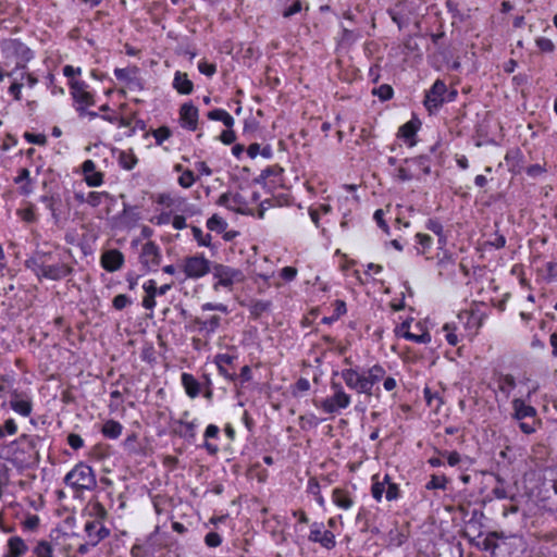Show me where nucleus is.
<instances>
[{
	"mask_svg": "<svg viewBox=\"0 0 557 557\" xmlns=\"http://www.w3.org/2000/svg\"><path fill=\"white\" fill-rule=\"evenodd\" d=\"M418 125L413 121H409L401 125L398 129V136L406 140H411L417 134Z\"/></svg>",
	"mask_w": 557,
	"mask_h": 557,
	"instance_id": "c9c22d12",
	"label": "nucleus"
},
{
	"mask_svg": "<svg viewBox=\"0 0 557 557\" xmlns=\"http://www.w3.org/2000/svg\"><path fill=\"white\" fill-rule=\"evenodd\" d=\"M123 426L120 422L114 420H108L102 426V434L108 437L115 440L122 433Z\"/></svg>",
	"mask_w": 557,
	"mask_h": 557,
	"instance_id": "bb28decb",
	"label": "nucleus"
},
{
	"mask_svg": "<svg viewBox=\"0 0 557 557\" xmlns=\"http://www.w3.org/2000/svg\"><path fill=\"white\" fill-rule=\"evenodd\" d=\"M152 136L154 137L157 145H162L164 140L172 136V132L168 126H161L152 131Z\"/></svg>",
	"mask_w": 557,
	"mask_h": 557,
	"instance_id": "de8ad7c7",
	"label": "nucleus"
},
{
	"mask_svg": "<svg viewBox=\"0 0 557 557\" xmlns=\"http://www.w3.org/2000/svg\"><path fill=\"white\" fill-rule=\"evenodd\" d=\"M207 227L210 231H214L216 233H222L226 230L227 223L224 219H222L218 214H213L211 218L208 219Z\"/></svg>",
	"mask_w": 557,
	"mask_h": 557,
	"instance_id": "72a5a7b5",
	"label": "nucleus"
},
{
	"mask_svg": "<svg viewBox=\"0 0 557 557\" xmlns=\"http://www.w3.org/2000/svg\"><path fill=\"white\" fill-rule=\"evenodd\" d=\"M333 500L338 507L343 509H349L354 504L348 493L342 488H335L333 491Z\"/></svg>",
	"mask_w": 557,
	"mask_h": 557,
	"instance_id": "cd10ccee",
	"label": "nucleus"
},
{
	"mask_svg": "<svg viewBox=\"0 0 557 557\" xmlns=\"http://www.w3.org/2000/svg\"><path fill=\"white\" fill-rule=\"evenodd\" d=\"M107 515H108L107 509L104 508V506L101 503L96 502V503L91 504L90 516L95 518L94 521L101 522L102 520H104L107 518Z\"/></svg>",
	"mask_w": 557,
	"mask_h": 557,
	"instance_id": "ea45409f",
	"label": "nucleus"
},
{
	"mask_svg": "<svg viewBox=\"0 0 557 557\" xmlns=\"http://www.w3.org/2000/svg\"><path fill=\"white\" fill-rule=\"evenodd\" d=\"M212 264L202 255L187 257L184 261V272L189 278H199L211 272Z\"/></svg>",
	"mask_w": 557,
	"mask_h": 557,
	"instance_id": "1a4fd4ad",
	"label": "nucleus"
},
{
	"mask_svg": "<svg viewBox=\"0 0 557 557\" xmlns=\"http://www.w3.org/2000/svg\"><path fill=\"white\" fill-rule=\"evenodd\" d=\"M110 195L107 191H90L86 196V202L91 207H98L103 198H108Z\"/></svg>",
	"mask_w": 557,
	"mask_h": 557,
	"instance_id": "a18cd8bd",
	"label": "nucleus"
},
{
	"mask_svg": "<svg viewBox=\"0 0 557 557\" xmlns=\"http://www.w3.org/2000/svg\"><path fill=\"white\" fill-rule=\"evenodd\" d=\"M376 479H377V475H374L373 476L374 482L371 487V493H372L373 498L379 502L382 499L383 493L385 491V482H388L389 476L386 474L384 476L383 482H380Z\"/></svg>",
	"mask_w": 557,
	"mask_h": 557,
	"instance_id": "e433bc0d",
	"label": "nucleus"
},
{
	"mask_svg": "<svg viewBox=\"0 0 557 557\" xmlns=\"http://www.w3.org/2000/svg\"><path fill=\"white\" fill-rule=\"evenodd\" d=\"M139 70L137 66L119 69L114 70V75L119 81H124L127 84L138 83V74Z\"/></svg>",
	"mask_w": 557,
	"mask_h": 557,
	"instance_id": "5701e85b",
	"label": "nucleus"
},
{
	"mask_svg": "<svg viewBox=\"0 0 557 557\" xmlns=\"http://www.w3.org/2000/svg\"><path fill=\"white\" fill-rule=\"evenodd\" d=\"M372 95L376 96L381 101L392 99L394 90L391 85L383 84L376 88H373Z\"/></svg>",
	"mask_w": 557,
	"mask_h": 557,
	"instance_id": "4c0bfd02",
	"label": "nucleus"
},
{
	"mask_svg": "<svg viewBox=\"0 0 557 557\" xmlns=\"http://www.w3.org/2000/svg\"><path fill=\"white\" fill-rule=\"evenodd\" d=\"M226 112L227 111H225L223 109H214V110L209 111L207 116L209 120L222 122V119L225 117Z\"/></svg>",
	"mask_w": 557,
	"mask_h": 557,
	"instance_id": "774afa93",
	"label": "nucleus"
},
{
	"mask_svg": "<svg viewBox=\"0 0 557 557\" xmlns=\"http://www.w3.org/2000/svg\"><path fill=\"white\" fill-rule=\"evenodd\" d=\"M52 260L53 256L51 252L36 251L25 261V265L39 278L44 277L51 281H60L72 274V267L63 262L50 263Z\"/></svg>",
	"mask_w": 557,
	"mask_h": 557,
	"instance_id": "f03ea898",
	"label": "nucleus"
},
{
	"mask_svg": "<svg viewBox=\"0 0 557 557\" xmlns=\"http://www.w3.org/2000/svg\"><path fill=\"white\" fill-rule=\"evenodd\" d=\"M310 388V383L307 379L300 377L298 381L290 387V393L294 397H299L301 394L308 392Z\"/></svg>",
	"mask_w": 557,
	"mask_h": 557,
	"instance_id": "58836bf2",
	"label": "nucleus"
},
{
	"mask_svg": "<svg viewBox=\"0 0 557 557\" xmlns=\"http://www.w3.org/2000/svg\"><path fill=\"white\" fill-rule=\"evenodd\" d=\"M38 441V437L23 434L11 444L2 447L0 450V457L10 461L18 469L35 467L40 460L39 451L37 449Z\"/></svg>",
	"mask_w": 557,
	"mask_h": 557,
	"instance_id": "f257e3e1",
	"label": "nucleus"
},
{
	"mask_svg": "<svg viewBox=\"0 0 557 557\" xmlns=\"http://www.w3.org/2000/svg\"><path fill=\"white\" fill-rule=\"evenodd\" d=\"M447 478L442 475V476H438V475H435L433 474L431 476V480L426 483L425 487L428 490H446V485H447Z\"/></svg>",
	"mask_w": 557,
	"mask_h": 557,
	"instance_id": "a19ab883",
	"label": "nucleus"
},
{
	"mask_svg": "<svg viewBox=\"0 0 557 557\" xmlns=\"http://www.w3.org/2000/svg\"><path fill=\"white\" fill-rule=\"evenodd\" d=\"M205 543L207 546L209 547H218L221 545L222 543V537L219 533L216 532H209L206 536H205Z\"/></svg>",
	"mask_w": 557,
	"mask_h": 557,
	"instance_id": "4d7b16f0",
	"label": "nucleus"
},
{
	"mask_svg": "<svg viewBox=\"0 0 557 557\" xmlns=\"http://www.w3.org/2000/svg\"><path fill=\"white\" fill-rule=\"evenodd\" d=\"M124 256L117 249H110L103 252L101 257V265L108 272H115L122 268Z\"/></svg>",
	"mask_w": 557,
	"mask_h": 557,
	"instance_id": "a211bd4d",
	"label": "nucleus"
},
{
	"mask_svg": "<svg viewBox=\"0 0 557 557\" xmlns=\"http://www.w3.org/2000/svg\"><path fill=\"white\" fill-rule=\"evenodd\" d=\"M86 183L92 187L100 186L103 183V174L100 172H94L92 175L86 176Z\"/></svg>",
	"mask_w": 557,
	"mask_h": 557,
	"instance_id": "bf43d9fd",
	"label": "nucleus"
},
{
	"mask_svg": "<svg viewBox=\"0 0 557 557\" xmlns=\"http://www.w3.org/2000/svg\"><path fill=\"white\" fill-rule=\"evenodd\" d=\"M457 319H458V324H462L466 330L472 329V327L476 329L479 326L478 315H475L469 311L460 312L458 314Z\"/></svg>",
	"mask_w": 557,
	"mask_h": 557,
	"instance_id": "c756f323",
	"label": "nucleus"
},
{
	"mask_svg": "<svg viewBox=\"0 0 557 557\" xmlns=\"http://www.w3.org/2000/svg\"><path fill=\"white\" fill-rule=\"evenodd\" d=\"M271 301L269 300H253L249 306V311L255 318L261 317L264 312L270 310Z\"/></svg>",
	"mask_w": 557,
	"mask_h": 557,
	"instance_id": "2f4dec72",
	"label": "nucleus"
},
{
	"mask_svg": "<svg viewBox=\"0 0 557 557\" xmlns=\"http://www.w3.org/2000/svg\"><path fill=\"white\" fill-rule=\"evenodd\" d=\"M88 85L84 81L71 79L70 89L72 98L75 102V109L79 116L85 113V107H91L95 104L94 95L87 90Z\"/></svg>",
	"mask_w": 557,
	"mask_h": 557,
	"instance_id": "423d86ee",
	"label": "nucleus"
},
{
	"mask_svg": "<svg viewBox=\"0 0 557 557\" xmlns=\"http://www.w3.org/2000/svg\"><path fill=\"white\" fill-rule=\"evenodd\" d=\"M182 384L186 391V394L195 398L200 393V384L199 382L189 373L182 374Z\"/></svg>",
	"mask_w": 557,
	"mask_h": 557,
	"instance_id": "4be33fe9",
	"label": "nucleus"
},
{
	"mask_svg": "<svg viewBox=\"0 0 557 557\" xmlns=\"http://www.w3.org/2000/svg\"><path fill=\"white\" fill-rule=\"evenodd\" d=\"M117 162L122 169L131 171L136 166L138 159L133 150H121L119 152Z\"/></svg>",
	"mask_w": 557,
	"mask_h": 557,
	"instance_id": "a878e982",
	"label": "nucleus"
},
{
	"mask_svg": "<svg viewBox=\"0 0 557 557\" xmlns=\"http://www.w3.org/2000/svg\"><path fill=\"white\" fill-rule=\"evenodd\" d=\"M180 424L184 428V430L180 432V435L187 440H194L196 435V424L194 422H184L182 420L180 421Z\"/></svg>",
	"mask_w": 557,
	"mask_h": 557,
	"instance_id": "8fccbe9b",
	"label": "nucleus"
},
{
	"mask_svg": "<svg viewBox=\"0 0 557 557\" xmlns=\"http://www.w3.org/2000/svg\"><path fill=\"white\" fill-rule=\"evenodd\" d=\"M235 139H236V135H235L234 131H232V129L223 131L220 135V140L225 145L233 144L235 141Z\"/></svg>",
	"mask_w": 557,
	"mask_h": 557,
	"instance_id": "69168bd1",
	"label": "nucleus"
},
{
	"mask_svg": "<svg viewBox=\"0 0 557 557\" xmlns=\"http://www.w3.org/2000/svg\"><path fill=\"white\" fill-rule=\"evenodd\" d=\"M231 200H232V196H231V194H228V193H224V194H222V195L219 197V199H218L216 203H218L219 206H224V207H226L227 209L233 210V211H235V212H237V213H240V214H248V211H247L245 208H235V207L231 206V205H230V201H231Z\"/></svg>",
	"mask_w": 557,
	"mask_h": 557,
	"instance_id": "79ce46f5",
	"label": "nucleus"
},
{
	"mask_svg": "<svg viewBox=\"0 0 557 557\" xmlns=\"http://www.w3.org/2000/svg\"><path fill=\"white\" fill-rule=\"evenodd\" d=\"M515 418L522 420L528 417H534L536 411L532 406L525 405L521 399L513 400Z\"/></svg>",
	"mask_w": 557,
	"mask_h": 557,
	"instance_id": "b1692460",
	"label": "nucleus"
},
{
	"mask_svg": "<svg viewBox=\"0 0 557 557\" xmlns=\"http://www.w3.org/2000/svg\"><path fill=\"white\" fill-rule=\"evenodd\" d=\"M85 532L91 546H96L100 541L108 537L110 534L109 529L99 521H88L85 524Z\"/></svg>",
	"mask_w": 557,
	"mask_h": 557,
	"instance_id": "dca6fc26",
	"label": "nucleus"
},
{
	"mask_svg": "<svg viewBox=\"0 0 557 557\" xmlns=\"http://www.w3.org/2000/svg\"><path fill=\"white\" fill-rule=\"evenodd\" d=\"M425 228L428 231H431L434 234H436L440 237V239H438L440 243H443V244L445 243V239L443 238V225L438 220H436V219L428 220V222L425 224Z\"/></svg>",
	"mask_w": 557,
	"mask_h": 557,
	"instance_id": "c03bdc74",
	"label": "nucleus"
},
{
	"mask_svg": "<svg viewBox=\"0 0 557 557\" xmlns=\"http://www.w3.org/2000/svg\"><path fill=\"white\" fill-rule=\"evenodd\" d=\"M15 184H22L20 187V193L22 195L28 196L33 193V180L30 178V172L28 169L23 168L18 171V175L14 178Z\"/></svg>",
	"mask_w": 557,
	"mask_h": 557,
	"instance_id": "412c9836",
	"label": "nucleus"
},
{
	"mask_svg": "<svg viewBox=\"0 0 557 557\" xmlns=\"http://www.w3.org/2000/svg\"><path fill=\"white\" fill-rule=\"evenodd\" d=\"M198 70L201 74L211 77L216 72V65L214 63H209L202 59L198 63Z\"/></svg>",
	"mask_w": 557,
	"mask_h": 557,
	"instance_id": "603ef678",
	"label": "nucleus"
},
{
	"mask_svg": "<svg viewBox=\"0 0 557 557\" xmlns=\"http://www.w3.org/2000/svg\"><path fill=\"white\" fill-rule=\"evenodd\" d=\"M388 484L385 497L387 500H394L397 499L399 496V488L398 485L395 483H391L389 481L386 482Z\"/></svg>",
	"mask_w": 557,
	"mask_h": 557,
	"instance_id": "052dcab7",
	"label": "nucleus"
},
{
	"mask_svg": "<svg viewBox=\"0 0 557 557\" xmlns=\"http://www.w3.org/2000/svg\"><path fill=\"white\" fill-rule=\"evenodd\" d=\"M211 273L215 280L213 284L214 290H219L220 287L231 288L234 283L242 282L244 280V275L240 270L221 263H213Z\"/></svg>",
	"mask_w": 557,
	"mask_h": 557,
	"instance_id": "39448f33",
	"label": "nucleus"
},
{
	"mask_svg": "<svg viewBox=\"0 0 557 557\" xmlns=\"http://www.w3.org/2000/svg\"><path fill=\"white\" fill-rule=\"evenodd\" d=\"M458 326L455 323H446L442 329V332L450 346H456L458 344V335L456 334Z\"/></svg>",
	"mask_w": 557,
	"mask_h": 557,
	"instance_id": "f704fd0d",
	"label": "nucleus"
},
{
	"mask_svg": "<svg viewBox=\"0 0 557 557\" xmlns=\"http://www.w3.org/2000/svg\"><path fill=\"white\" fill-rule=\"evenodd\" d=\"M198 115V109L193 103H184L180 109L182 126L189 131L197 129Z\"/></svg>",
	"mask_w": 557,
	"mask_h": 557,
	"instance_id": "2eb2a0df",
	"label": "nucleus"
},
{
	"mask_svg": "<svg viewBox=\"0 0 557 557\" xmlns=\"http://www.w3.org/2000/svg\"><path fill=\"white\" fill-rule=\"evenodd\" d=\"M191 232H193L194 238L197 240L199 246H206V247L210 246V240H211L210 234H203L202 230L197 226H193Z\"/></svg>",
	"mask_w": 557,
	"mask_h": 557,
	"instance_id": "49530a36",
	"label": "nucleus"
},
{
	"mask_svg": "<svg viewBox=\"0 0 557 557\" xmlns=\"http://www.w3.org/2000/svg\"><path fill=\"white\" fill-rule=\"evenodd\" d=\"M11 408L20 414L27 417L32 412V403L29 399L14 398L10 401Z\"/></svg>",
	"mask_w": 557,
	"mask_h": 557,
	"instance_id": "c85d7f7f",
	"label": "nucleus"
},
{
	"mask_svg": "<svg viewBox=\"0 0 557 557\" xmlns=\"http://www.w3.org/2000/svg\"><path fill=\"white\" fill-rule=\"evenodd\" d=\"M342 379L349 388L360 394H366L369 398L375 397L377 399L380 397L379 393L371 392L366 379V372L360 373L355 369H346L342 371Z\"/></svg>",
	"mask_w": 557,
	"mask_h": 557,
	"instance_id": "0eeeda50",
	"label": "nucleus"
},
{
	"mask_svg": "<svg viewBox=\"0 0 557 557\" xmlns=\"http://www.w3.org/2000/svg\"><path fill=\"white\" fill-rule=\"evenodd\" d=\"M27 552V545L20 536L8 540V553L2 557H22Z\"/></svg>",
	"mask_w": 557,
	"mask_h": 557,
	"instance_id": "aec40b11",
	"label": "nucleus"
},
{
	"mask_svg": "<svg viewBox=\"0 0 557 557\" xmlns=\"http://www.w3.org/2000/svg\"><path fill=\"white\" fill-rule=\"evenodd\" d=\"M174 89L182 95H190L194 90V84L188 78V75L183 72H175L173 79Z\"/></svg>",
	"mask_w": 557,
	"mask_h": 557,
	"instance_id": "6ab92c4d",
	"label": "nucleus"
},
{
	"mask_svg": "<svg viewBox=\"0 0 557 557\" xmlns=\"http://www.w3.org/2000/svg\"><path fill=\"white\" fill-rule=\"evenodd\" d=\"M22 87H23V84L17 82L16 79L9 87V92L13 96V98L16 101H20L22 99V94H21Z\"/></svg>",
	"mask_w": 557,
	"mask_h": 557,
	"instance_id": "680f3d73",
	"label": "nucleus"
},
{
	"mask_svg": "<svg viewBox=\"0 0 557 557\" xmlns=\"http://www.w3.org/2000/svg\"><path fill=\"white\" fill-rule=\"evenodd\" d=\"M67 443L75 450H77L84 446L83 438L81 437V435L75 434V433H71L67 436Z\"/></svg>",
	"mask_w": 557,
	"mask_h": 557,
	"instance_id": "13d9d810",
	"label": "nucleus"
},
{
	"mask_svg": "<svg viewBox=\"0 0 557 557\" xmlns=\"http://www.w3.org/2000/svg\"><path fill=\"white\" fill-rule=\"evenodd\" d=\"M334 310H333V313L334 314V318H339L342 317L343 314L346 313V302L344 300H335L334 304Z\"/></svg>",
	"mask_w": 557,
	"mask_h": 557,
	"instance_id": "0e129e2a",
	"label": "nucleus"
},
{
	"mask_svg": "<svg viewBox=\"0 0 557 557\" xmlns=\"http://www.w3.org/2000/svg\"><path fill=\"white\" fill-rule=\"evenodd\" d=\"M332 386L335 388L334 395L322 401V408L327 413H333L338 409H344L348 407L350 403L349 395L346 394L338 384L333 383Z\"/></svg>",
	"mask_w": 557,
	"mask_h": 557,
	"instance_id": "ddd939ff",
	"label": "nucleus"
},
{
	"mask_svg": "<svg viewBox=\"0 0 557 557\" xmlns=\"http://www.w3.org/2000/svg\"><path fill=\"white\" fill-rule=\"evenodd\" d=\"M64 482L76 491H92L97 486V479L94 470L84 462L77 463L65 475Z\"/></svg>",
	"mask_w": 557,
	"mask_h": 557,
	"instance_id": "20e7f679",
	"label": "nucleus"
},
{
	"mask_svg": "<svg viewBox=\"0 0 557 557\" xmlns=\"http://www.w3.org/2000/svg\"><path fill=\"white\" fill-rule=\"evenodd\" d=\"M161 249L154 242H147L143 246L139 260L146 271H156L161 263Z\"/></svg>",
	"mask_w": 557,
	"mask_h": 557,
	"instance_id": "9d476101",
	"label": "nucleus"
},
{
	"mask_svg": "<svg viewBox=\"0 0 557 557\" xmlns=\"http://www.w3.org/2000/svg\"><path fill=\"white\" fill-rule=\"evenodd\" d=\"M322 524L313 523L311 527L309 540L320 543L323 547L331 549L335 546V536L331 531H322Z\"/></svg>",
	"mask_w": 557,
	"mask_h": 557,
	"instance_id": "f3484780",
	"label": "nucleus"
},
{
	"mask_svg": "<svg viewBox=\"0 0 557 557\" xmlns=\"http://www.w3.org/2000/svg\"><path fill=\"white\" fill-rule=\"evenodd\" d=\"M1 50L7 59L15 60V69L7 76H13L17 70L26 69V64L34 58V52L20 39H4L1 41Z\"/></svg>",
	"mask_w": 557,
	"mask_h": 557,
	"instance_id": "7ed1b4c3",
	"label": "nucleus"
},
{
	"mask_svg": "<svg viewBox=\"0 0 557 557\" xmlns=\"http://www.w3.org/2000/svg\"><path fill=\"white\" fill-rule=\"evenodd\" d=\"M33 553L36 557H53L52 546L46 541L39 542Z\"/></svg>",
	"mask_w": 557,
	"mask_h": 557,
	"instance_id": "37998d69",
	"label": "nucleus"
},
{
	"mask_svg": "<svg viewBox=\"0 0 557 557\" xmlns=\"http://www.w3.org/2000/svg\"><path fill=\"white\" fill-rule=\"evenodd\" d=\"M342 379L349 388L360 394H366L369 398L375 397L377 399L380 397L379 393L371 392L366 379V372L360 373L355 369H346L342 371Z\"/></svg>",
	"mask_w": 557,
	"mask_h": 557,
	"instance_id": "6e6552de",
	"label": "nucleus"
},
{
	"mask_svg": "<svg viewBox=\"0 0 557 557\" xmlns=\"http://www.w3.org/2000/svg\"><path fill=\"white\" fill-rule=\"evenodd\" d=\"M535 42L542 52L550 53L555 50V45L549 38L539 37Z\"/></svg>",
	"mask_w": 557,
	"mask_h": 557,
	"instance_id": "5fc2aeb1",
	"label": "nucleus"
},
{
	"mask_svg": "<svg viewBox=\"0 0 557 557\" xmlns=\"http://www.w3.org/2000/svg\"><path fill=\"white\" fill-rule=\"evenodd\" d=\"M413 331L408 322H404L398 329V335L416 344H426L431 341V335L420 323L413 325Z\"/></svg>",
	"mask_w": 557,
	"mask_h": 557,
	"instance_id": "4468645a",
	"label": "nucleus"
},
{
	"mask_svg": "<svg viewBox=\"0 0 557 557\" xmlns=\"http://www.w3.org/2000/svg\"><path fill=\"white\" fill-rule=\"evenodd\" d=\"M364 372L368 385H370V389L373 392L374 385L384 379L385 370L383 367L375 364Z\"/></svg>",
	"mask_w": 557,
	"mask_h": 557,
	"instance_id": "393cba45",
	"label": "nucleus"
},
{
	"mask_svg": "<svg viewBox=\"0 0 557 557\" xmlns=\"http://www.w3.org/2000/svg\"><path fill=\"white\" fill-rule=\"evenodd\" d=\"M447 91V87L445 83L441 79L435 81L432 87L426 91L424 106L431 112L433 110H438L445 101V94Z\"/></svg>",
	"mask_w": 557,
	"mask_h": 557,
	"instance_id": "9b49d317",
	"label": "nucleus"
},
{
	"mask_svg": "<svg viewBox=\"0 0 557 557\" xmlns=\"http://www.w3.org/2000/svg\"><path fill=\"white\" fill-rule=\"evenodd\" d=\"M24 138L28 143L36 144V145H39V146H44L47 143V137L44 134H33V133L26 132L24 134Z\"/></svg>",
	"mask_w": 557,
	"mask_h": 557,
	"instance_id": "6e6d98bb",
	"label": "nucleus"
},
{
	"mask_svg": "<svg viewBox=\"0 0 557 557\" xmlns=\"http://www.w3.org/2000/svg\"><path fill=\"white\" fill-rule=\"evenodd\" d=\"M112 304L116 310H122L132 304V299L125 294H119L113 298Z\"/></svg>",
	"mask_w": 557,
	"mask_h": 557,
	"instance_id": "864d4df0",
	"label": "nucleus"
},
{
	"mask_svg": "<svg viewBox=\"0 0 557 557\" xmlns=\"http://www.w3.org/2000/svg\"><path fill=\"white\" fill-rule=\"evenodd\" d=\"M297 270L293 267H285L281 271V276L286 281H292L296 277Z\"/></svg>",
	"mask_w": 557,
	"mask_h": 557,
	"instance_id": "338daca9",
	"label": "nucleus"
},
{
	"mask_svg": "<svg viewBox=\"0 0 557 557\" xmlns=\"http://www.w3.org/2000/svg\"><path fill=\"white\" fill-rule=\"evenodd\" d=\"M405 162L416 164L417 166H419L422 170V172L425 175L431 174L430 157L426 154H421V156H418L414 158H407V159H405Z\"/></svg>",
	"mask_w": 557,
	"mask_h": 557,
	"instance_id": "7c9ffc66",
	"label": "nucleus"
},
{
	"mask_svg": "<svg viewBox=\"0 0 557 557\" xmlns=\"http://www.w3.org/2000/svg\"><path fill=\"white\" fill-rule=\"evenodd\" d=\"M516 387L515 377L511 374H503L498 379V388L506 395H509L510 392Z\"/></svg>",
	"mask_w": 557,
	"mask_h": 557,
	"instance_id": "473e14b6",
	"label": "nucleus"
},
{
	"mask_svg": "<svg viewBox=\"0 0 557 557\" xmlns=\"http://www.w3.org/2000/svg\"><path fill=\"white\" fill-rule=\"evenodd\" d=\"M301 11V3L300 1H295L293 2L288 8H286L283 12V16L284 17H290L295 14H297L298 12Z\"/></svg>",
	"mask_w": 557,
	"mask_h": 557,
	"instance_id": "e2e57ef3",
	"label": "nucleus"
},
{
	"mask_svg": "<svg viewBox=\"0 0 557 557\" xmlns=\"http://www.w3.org/2000/svg\"><path fill=\"white\" fill-rule=\"evenodd\" d=\"M39 201L50 211L53 223L59 225L64 214L61 195L59 193H47L39 197Z\"/></svg>",
	"mask_w": 557,
	"mask_h": 557,
	"instance_id": "f8f14e48",
	"label": "nucleus"
},
{
	"mask_svg": "<svg viewBox=\"0 0 557 557\" xmlns=\"http://www.w3.org/2000/svg\"><path fill=\"white\" fill-rule=\"evenodd\" d=\"M196 178L194 175V172L190 170H185L178 177V184L184 188H189L194 183Z\"/></svg>",
	"mask_w": 557,
	"mask_h": 557,
	"instance_id": "3c124183",
	"label": "nucleus"
},
{
	"mask_svg": "<svg viewBox=\"0 0 557 557\" xmlns=\"http://www.w3.org/2000/svg\"><path fill=\"white\" fill-rule=\"evenodd\" d=\"M498 537H499V535L497 532H490L482 542V548L484 550L494 552L498 546V544L496 543V540Z\"/></svg>",
	"mask_w": 557,
	"mask_h": 557,
	"instance_id": "09e8293b",
	"label": "nucleus"
}]
</instances>
